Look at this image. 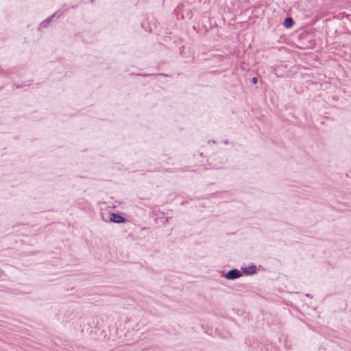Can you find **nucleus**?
Masks as SVG:
<instances>
[{
    "instance_id": "20e7f679",
    "label": "nucleus",
    "mask_w": 351,
    "mask_h": 351,
    "mask_svg": "<svg viewBox=\"0 0 351 351\" xmlns=\"http://www.w3.org/2000/svg\"><path fill=\"white\" fill-rule=\"evenodd\" d=\"M284 25L287 28L291 27L293 25L292 19L290 18H287L284 21Z\"/></svg>"
},
{
    "instance_id": "39448f33",
    "label": "nucleus",
    "mask_w": 351,
    "mask_h": 351,
    "mask_svg": "<svg viewBox=\"0 0 351 351\" xmlns=\"http://www.w3.org/2000/svg\"><path fill=\"white\" fill-rule=\"evenodd\" d=\"M252 82L254 84H256L257 82V78L256 77H253L252 78Z\"/></svg>"
},
{
    "instance_id": "f03ea898",
    "label": "nucleus",
    "mask_w": 351,
    "mask_h": 351,
    "mask_svg": "<svg viewBox=\"0 0 351 351\" xmlns=\"http://www.w3.org/2000/svg\"><path fill=\"white\" fill-rule=\"evenodd\" d=\"M110 221L114 223H123L125 221V219L119 215L112 213L110 216Z\"/></svg>"
},
{
    "instance_id": "f257e3e1",
    "label": "nucleus",
    "mask_w": 351,
    "mask_h": 351,
    "mask_svg": "<svg viewBox=\"0 0 351 351\" xmlns=\"http://www.w3.org/2000/svg\"><path fill=\"white\" fill-rule=\"evenodd\" d=\"M243 276V272L242 270H239L237 269H233L230 270L227 273L223 274V277L230 280H233L237 278H239Z\"/></svg>"
},
{
    "instance_id": "7ed1b4c3",
    "label": "nucleus",
    "mask_w": 351,
    "mask_h": 351,
    "mask_svg": "<svg viewBox=\"0 0 351 351\" xmlns=\"http://www.w3.org/2000/svg\"><path fill=\"white\" fill-rule=\"evenodd\" d=\"M243 274L252 275L257 272V267L255 265H250L242 269Z\"/></svg>"
}]
</instances>
